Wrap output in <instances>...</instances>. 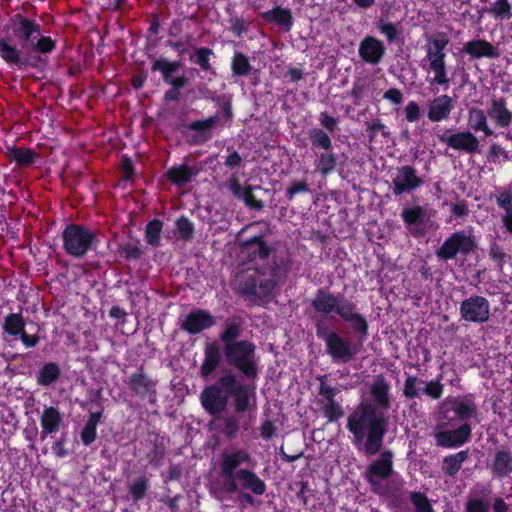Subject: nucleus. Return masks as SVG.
<instances>
[{"instance_id":"nucleus-1","label":"nucleus","mask_w":512,"mask_h":512,"mask_svg":"<svg viewBox=\"0 0 512 512\" xmlns=\"http://www.w3.org/2000/svg\"><path fill=\"white\" fill-rule=\"evenodd\" d=\"M311 306L320 314L329 315L335 312L344 322L351 324L353 331L358 335V342L352 344L338 333H332L325 347L326 353L334 363L346 364L352 361L360 352L369 334L368 322L365 316L358 312L357 304L341 293L334 294L319 288Z\"/></svg>"},{"instance_id":"nucleus-2","label":"nucleus","mask_w":512,"mask_h":512,"mask_svg":"<svg viewBox=\"0 0 512 512\" xmlns=\"http://www.w3.org/2000/svg\"><path fill=\"white\" fill-rule=\"evenodd\" d=\"M5 31L6 35L0 39V57L3 61L19 70L37 67L42 59L40 56L31 55V48L41 34L40 24L16 13Z\"/></svg>"},{"instance_id":"nucleus-3","label":"nucleus","mask_w":512,"mask_h":512,"mask_svg":"<svg viewBox=\"0 0 512 512\" xmlns=\"http://www.w3.org/2000/svg\"><path fill=\"white\" fill-rule=\"evenodd\" d=\"M254 387L241 383L229 368H223L215 383L206 386L200 394L201 405L211 416L225 412L229 398H233L236 413H244L250 407V393Z\"/></svg>"},{"instance_id":"nucleus-4","label":"nucleus","mask_w":512,"mask_h":512,"mask_svg":"<svg viewBox=\"0 0 512 512\" xmlns=\"http://www.w3.org/2000/svg\"><path fill=\"white\" fill-rule=\"evenodd\" d=\"M242 334V319L227 318L224 329L219 335L223 344V355L226 363L235 368L247 380L258 378V357L256 345L250 340H239Z\"/></svg>"},{"instance_id":"nucleus-5","label":"nucleus","mask_w":512,"mask_h":512,"mask_svg":"<svg viewBox=\"0 0 512 512\" xmlns=\"http://www.w3.org/2000/svg\"><path fill=\"white\" fill-rule=\"evenodd\" d=\"M388 427L389 416L366 402L358 404L349 414L346 425L353 435L354 443L364 442L363 448H382Z\"/></svg>"},{"instance_id":"nucleus-6","label":"nucleus","mask_w":512,"mask_h":512,"mask_svg":"<svg viewBox=\"0 0 512 512\" xmlns=\"http://www.w3.org/2000/svg\"><path fill=\"white\" fill-rule=\"evenodd\" d=\"M266 275V268L247 269L236 274L233 289L253 306H263L271 301L274 292L273 280H259Z\"/></svg>"},{"instance_id":"nucleus-7","label":"nucleus","mask_w":512,"mask_h":512,"mask_svg":"<svg viewBox=\"0 0 512 512\" xmlns=\"http://www.w3.org/2000/svg\"><path fill=\"white\" fill-rule=\"evenodd\" d=\"M308 138L315 151V171L322 177L331 175L338 164V155L333 150L331 137L321 128H311L308 130Z\"/></svg>"},{"instance_id":"nucleus-8","label":"nucleus","mask_w":512,"mask_h":512,"mask_svg":"<svg viewBox=\"0 0 512 512\" xmlns=\"http://www.w3.org/2000/svg\"><path fill=\"white\" fill-rule=\"evenodd\" d=\"M63 250L75 259L83 258L97 243V237L89 227L69 223L62 231Z\"/></svg>"},{"instance_id":"nucleus-9","label":"nucleus","mask_w":512,"mask_h":512,"mask_svg":"<svg viewBox=\"0 0 512 512\" xmlns=\"http://www.w3.org/2000/svg\"><path fill=\"white\" fill-rule=\"evenodd\" d=\"M477 248L476 237L464 230L455 231L448 236L442 245L435 251L439 260L449 261L457 257L458 254L467 257Z\"/></svg>"},{"instance_id":"nucleus-10","label":"nucleus","mask_w":512,"mask_h":512,"mask_svg":"<svg viewBox=\"0 0 512 512\" xmlns=\"http://www.w3.org/2000/svg\"><path fill=\"white\" fill-rule=\"evenodd\" d=\"M439 415L443 420H459L464 423L476 417L477 405L473 395L445 398L439 405Z\"/></svg>"},{"instance_id":"nucleus-11","label":"nucleus","mask_w":512,"mask_h":512,"mask_svg":"<svg viewBox=\"0 0 512 512\" xmlns=\"http://www.w3.org/2000/svg\"><path fill=\"white\" fill-rule=\"evenodd\" d=\"M247 459L248 455L245 450H235L234 453L223 455L220 468L221 491L229 494L238 491L236 477L239 469L237 468Z\"/></svg>"},{"instance_id":"nucleus-12","label":"nucleus","mask_w":512,"mask_h":512,"mask_svg":"<svg viewBox=\"0 0 512 512\" xmlns=\"http://www.w3.org/2000/svg\"><path fill=\"white\" fill-rule=\"evenodd\" d=\"M459 315L465 322L484 324L490 318V302L484 296L473 294L460 303Z\"/></svg>"},{"instance_id":"nucleus-13","label":"nucleus","mask_w":512,"mask_h":512,"mask_svg":"<svg viewBox=\"0 0 512 512\" xmlns=\"http://www.w3.org/2000/svg\"><path fill=\"white\" fill-rule=\"evenodd\" d=\"M239 248L246 263L264 261L269 258L273 251V247L265 241L263 235H254L240 241Z\"/></svg>"},{"instance_id":"nucleus-14","label":"nucleus","mask_w":512,"mask_h":512,"mask_svg":"<svg viewBox=\"0 0 512 512\" xmlns=\"http://www.w3.org/2000/svg\"><path fill=\"white\" fill-rule=\"evenodd\" d=\"M423 183V179L417 175L413 166H401L397 168L396 176L392 180V193L396 197L411 193L421 187Z\"/></svg>"},{"instance_id":"nucleus-15","label":"nucleus","mask_w":512,"mask_h":512,"mask_svg":"<svg viewBox=\"0 0 512 512\" xmlns=\"http://www.w3.org/2000/svg\"><path fill=\"white\" fill-rule=\"evenodd\" d=\"M358 54L364 63L378 65L386 54V47L382 40L367 35L359 43Z\"/></svg>"},{"instance_id":"nucleus-16","label":"nucleus","mask_w":512,"mask_h":512,"mask_svg":"<svg viewBox=\"0 0 512 512\" xmlns=\"http://www.w3.org/2000/svg\"><path fill=\"white\" fill-rule=\"evenodd\" d=\"M438 139L441 143H445L455 150L464 151L468 154H475L479 151L480 142L469 130L456 132L449 136L441 134L438 135Z\"/></svg>"},{"instance_id":"nucleus-17","label":"nucleus","mask_w":512,"mask_h":512,"mask_svg":"<svg viewBox=\"0 0 512 512\" xmlns=\"http://www.w3.org/2000/svg\"><path fill=\"white\" fill-rule=\"evenodd\" d=\"M127 384L129 389L140 398L153 396V399L150 401H155L157 381L145 373L143 365L129 376Z\"/></svg>"},{"instance_id":"nucleus-18","label":"nucleus","mask_w":512,"mask_h":512,"mask_svg":"<svg viewBox=\"0 0 512 512\" xmlns=\"http://www.w3.org/2000/svg\"><path fill=\"white\" fill-rule=\"evenodd\" d=\"M392 457L391 450H384L381 456L368 466L366 479L374 491L376 485H378V480L387 479L391 476L393 472Z\"/></svg>"},{"instance_id":"nucleus-19","label":"nucleus","mask_w":512,"mask_h":512,"mask_svg":"<svg viewBox=\"0 0 512 512\" xmlns=\"http://www.w3.org/2000/svg\"><path fill=\"white\" fill-rule=\"evenodd\" d=\"M216 324L215 317L205 309L192 310L182 322L181 328L191 335L210 329Z\"/></svg>"},{"instance_id":"nucleus-20","label":"nucleus","mask_w":512,"mask_h":512,"mask_svg":"<svg viewBox=\"0 0 512 512\" xmlns=\"http://www.w3.org/2000/svg\"><path fill=\"white\" fill-rule=\"evenodd\" d=\"M390 391L391 386L383 375H378L370 386L369 392L373 400L371 404L376 406L378 411H383L385 414L391 408L392 396Z\"/></svg>"},{"instance_id":"nucleus-21","label":"nucleus","mask_w":512,"mask_h":512,"mask_svg":"<svg viewBox=\"0 0 512 512\" xmlns=\"http://www.w3.org/2000/svg\"><path fill=\"white\" fill-rule=\"evenodd\" d=\"M471 431V425L465 422L456 429L437 432L435 440L438 446L444 448L461 446L469 440Z\"/></svg>"},{"instance_id":"nucleus-22","label":"nucleus","mask_w":512,"mask_h":512,"mask_svg":"<svg viewBox=\"0 0 512 512\" xmlns=\"http://www.w3.org/2000/svg\"><path fill=\"white\" fill-rule=\"evenodd\" d=\"M487 115L498 128H509L512 124V111L504 97H492L489 100Z\"/></svg>"},{"instance_id":"nucleus-23","label":"nucleus","mask_w":512,"mask_h":512,"mask_svg":"<svg viewBox=\"0 0 512 512\" xmlns=\"http://www.w3.org/2000/svg\"><path fill=\"white\" fill-rule=\"evenodd\" d=\"M455 108V100L447 95L436 96L428 103L427 118L431 122H442L450 117Z\"/></svg>"},{"instance_id":"nucleus-24","label":"nucleus","mask_w":512,"mask_h":512,"mask_svg":"<svg viewBox=\"0 0 512 512\" xmlns=\"http://www.w3.org/2000/svg\"><path fill=\"white\" fill-rule=\"evenodd\" d=\"M401 219L413 236L423 235L424 230L420 228L426 222V210L423 206L404 207L401 211Z\"/></svg>"},{"instance_id":"nucleus-25","label":"nucleus","mask_w":512,"mask_h":512,"mask_svg":"<svg viewBox=\"0 0 512 512\" xmlns=\"http://www.w3.org/2000/svg\"><path fill=\"white\" fill-rule=\"evenodd\" d=\"M5 156L10 162L22 168L30 167L40 158V154L34 149L17 145L7 146Z\"/></svg>"},{"instance_id":"nucleus-26","label":"nucleus","mask_w":512,"mask_h":512,"mask_svg":"<svg viewBox=\"0 0 512 512\" xmlns=\"http://www.w3.org/2000/svg\"><path fill=\"white\" fill-rule=\"evenodd\" d=\"M236 482L238 490H249L257 496L263 495L266 491L265 482L255 472L249 469H239L237 471Z\"/></svg>"},{"instance_id":"nucleus-27","label":"nucleus","mask_w":512,"mask_h":512,"mask_svg":"<svg viewBox=\"0 0 512 512\" xmlns=\"http://www.w3.org/2000/svg\"><path fill=\"white\" fill-rule=\"evenodd\" d=\"M218 117L216 115L205 119L195 120L187 125V129L194 131L190 143L193 145H202L209 141L212 137L210 130L217 124Z\"/></svg>"},{"instance_id":"nucleus-28","label":"nucleus","mask_w":512,"mask_h":512,"mask_svg":"<svg viewBox=\"0 0 512 512\" xmlns=\"http://www.w3.org/2000/svg\"><path fill=\"white\" fill-rule=\"evenodd\" d=\"M462 51L468 54L472 59L499 57L497 48L485 39H476L466 42Z\"/></svg>"},{"instance_id":"nucleus-29","label":"nucleus","mask_w":512,"mask_h":512,"mask_svg":"<svg viewBox=\"0 0 512 512\" xmlns=\"http://www.w3.org/2000/svg\"><path fill=\"white\" fill-rule=\"evenodd\" d=\"M222 361L221 351L217 344L209 343L204 349V360L200 367V375L203 379H208L214 371L220 366Z\"/></svg>"},{"instance_id":"nucleus-30","label":"nucleus","mask_w":512,"mask_h":512,"mask_svg":"<svg viewBox=\"0 0 512 512\" xmlns=\"http://www.w3.org/2000/svg\"><path fill=\"white\" fill-rule=\"evenodd\" d=\"M449 41V36L445 32H436L428 37L425 45L426 59H446L445 49Z\"/></svg>"},{"instance_id":"nucleus-31","label":"nucleus","mask_w":512,"mask_h":512,"mask_svg":"<svg viewBox=\"0 0 512 512\" xmlns=\"http://www.w3.org/2000/svg\"><path fill=\"white\" fill-rule=\"evenodd\" d=\"M487 111L472 107L468 110L467 123L474 132H482L486 137L494 136V130L488 124Z\"/></svg>"},{"instance_id":"nucleus-32","label":"nucleus","mask_w":512,"mask_h":512,"mask_svg":"<svg viewBox=\"0 0 512 512\" xmlns=\"http://www.w3.org/2000/svg\"><path fill=\"white\" fill-rule=\"evenodd\" d=\"M428 61V71L433 73V78L428 80L430 85H438L447 90L450 85L446 59H431Z\"/></svg>"},{"instance_id":"nucleus-33","label":"nucleus","mask_w":512,"mask_h":512,"mask_svg":"<svg viewBox=\"0 0 512 512\" xmlns=\"http://www.w3.org/2000/svg\"><path fill=\"white\" fill-rule=\"evenodd\" d=\"M261 17L270 23H275L284 28L285 31H290L293 26V17L291 10L276 6L271 10L261 13Z\"/></svg>"},{"instance_id":"nucleus-34","label":"nucleus","mask_w":512,"mask_h":512,"mask_svg":"<svg viewBox=\"0 0 512 512\" xmlns=\"http://www.w3.org/2000/svg\"><path fill=\"white\" fill-rule=\"evenodd\" d=\"M61 376L60 365L56 362H46L36 374V382L42 387H49L59 380Z\"/></svg>"},{"instance_id":"nucleus-35","label":"nucleus","mask_w":512,"mask_h":512,"mask_svg":"<svg viewBox=\"0 0 512 512\" xmlns=\"http://www.w3.org/2000/svg\"><path fill=\"white\" fill-rule=\"evenodd\" d=\"M211 57H215V53L211 48L195 47L194 53L190 55L189 60L191 63L199 66L202 71L216 75V71L210 62Z\"/></svg>"},{"instance_id":"nucleus-36","label":"nucleus","mask_w":512,"mask_h":512,"mask_svg":"<svg viewBox=\"0 0 512 512\" xmlns=\"http://www.w3.org/2000/svg\"><path fill=\"white\" fill-rule=\"evenodd\" d=\"M181 67L180 61H170L164 58H155L151 65V71H159L164 83L170 85L173 80V74Z\"/></svg>"},{"instance_id":"nucleus-37","label":"nucleus","mask_w":512,"mask_h":512,"mask_svg":"<svg viewBox=\"0 0 512 512\" xmlns=\"http://www.w3.org/2000/svg\"><path fill=\"white\" fill-rule=\"evenodd\" d=\"M267 269H268V272L266 271V274H268L269 277L265 278L264 280H273L274 289H275L278 285L280 277L283 276L285 278L287 276L288 272L290 271L291 259L289 257H286V258L274 257L271 264L269 265V267Z\"/></svg>"},{"instance_id":"nucleus-38","label":"nucleus","mask_w":512,"mask_h":512,"mask_svg":"<svg viewBox=\"0 0 512 512\" xmlns=\"http://www.w3.org/2000/svg\"><path fill=\"white\" fill-rule=\"evenodd\" d=\"M25 326L22 313H9L4 317L2 328L5 334L17 339L24 332Z\"/></svg>"},{"instance_id":"nucleus-39","label":"nucleus","mask_w":512,"mask_h":512,"mask_svg":"<svg viewBox=\"0 0 512 512\" xmlns=\"http://www.w3.org/2000/svg\"><path fill=\"white\" fill-rule=\"evenodd\" d=\"M494 475L503 478L512 472V455L510 450H498L492 464Z\"/></svg>"},{"instance_id":"nucleus-40","label":"nucleus","mask_w":512,"mask_h":512,"mask_svg":"<svg viewBox=\"0 0 512 512\" xmlns=\"http://www.w3.org/2000/svg\"><path fill=\"white\" fill-rule=\"evenodd\" d=\"M62 422L60 412L54 407L45 408L40 419L43 433L51 434L58 431Z\"/></svg>"},{"instance_id":"nucleus-41","label":"nucleus","mask_w":512,"mask_h":512,"mask_svg":"<svg viewBox=\"0 0 512 512\" xmlns=\"http://www.w3.org/2000/svg\"><path fill=\"white\" fill-rule=\"evenodd\" d=\"M230 68L232 75L235 77H246L253 69L249 57L241 51L234 52L231 58Z\"/></svg>"},{"instance_id":"nucleus-42","label":"nucleus","mask_w":512,"mask_h":512,"mask_svg":"<svg viewBox=\"0 0 512 512\" xmlns=\"http://www.w3.org/2000/svg\"><path fill=\"white\" fill-rule=\"evenodd\" d=\"M484 11L495 20L506 21L512 17V4L509 0H495Z\"/></svg>"},{"instance_id":"nucleus-43","label":"nucleus","mask_w":512,"mask_h":512,"mask_svg":"<svg viewBox=\"0 0 512 512\" xmlns=\"http://www.w3.org/2000/svg\"><path fill=\"white\" fill-rule=\"evenodd\" d=\"M150 487L149 478L146 475H140L134 478L128 484V493L133 502L142 500Z\"/></svg>"},{"instance_id":"nucleus-44","label":"nucleus","mask_w":512,"mask_h":512,"mask_svg":"<svg viewBox=\"0 0 512 512\" xmlns=\"http://www.w3.org/2000/svg\"><path fill=\"white\" fill-rule=\"evenodd\" d=\"M193 175L194 172L187 165L173 166L166 173L167 179L177 186H184L190 182Z\"/></svg>"},{"instance_id":"nucleus-45","label":"nucleus","mask_w":512,"mask_h":512,"mask_svg":"<svg viewBox=\"0 0 512 512\" xmlns=\"http://www.w3.org/2000/svg\"><path fill=\"white\" fill-rule=\"evenodd\" d=\"M469 450H460L458 453L445 457L443 471L448 476H455L461 469L462 463L468 457Z\"/></svg>"},{"instance_id":"nucleus-46","label":"nucleus","mask_w":512,"mask_h":512,"mask_svg":"<svg viewBox=\"0 0 512 512\" xmlns=\"http://www.w3.org/2000/svg\"><path fill=\"white\" fill-rule=\"evenodd\" d=\"M376 28L380 34L385 36L388 43L397 42L402 35V29L396 23L385 21L382 18L376 22Z\"/></svg>"},{"instance_id":"nucleus-47","label":"nucleus","mask_w":512,"mask_h":512,"mask_svg":"<svg viewBox=\"0 0 512 512\" xmlns=\"http://www.w3.org/2000/svg\"><path fill=\"white\" fill-rule=\"evenodd\" d=\"M163 222L159 219H153L146 224L145 240L152 247L160 246Z\"/></svg>"},{"instance_id":"nucleus-48","label":"nucleus","mask_w":512,"mask_h":512,"mask_svg":"<svg viewBox=\"0 0 512 512\" xmlns=\"http://www.w3.org/2000/svg\"><path fill=\"white\" fill-rule=\"evenodd\" d=\"M118 253L126 261L139 260L143 255L140 240L136 239L134 242L120 244L118 247Z\"/></svg>"},{"instance_id":"nucleus-49","label":"nucleus","mask_w":512,"mask_h":512,"mask_svg":"<svg viewBox=\"0 0 512 512\" xmlns=\"http://www.w3.org/2000/svg\"><path fill=\"white\" fill-rule=\"evenodd\" d=\"M175 227L179 239L187 242L194 237V224L188 217L182 215L179 218H177L175 222Z\"/></svg>"},{"instance_id":"nucleus-50","label":"nucleus","mask_w":512,"mask_h":512,"mask_svg":"<svg viewBox=\"0 0 512 512\" xmlns=\"http://www.w3.org/2000/svg\"><path fill=\"white\" fill-rule=\"evenodd\" d=\"M409 500L412 503L415 512H435L431 501L427 495L419 491H411Z\"/></svg>"},{"instance_id":"nucleus-51","label":"nucleus","mask_w":512,"mask_h":512,"mask_svg":"<svg viewBox=\"0 0 512 512\" xmlns=\"http://www.w3.org/2000/svg\"><path fill=\"white\" fill-rule=\"evenodd\" d=\"M422 393L433 400L440 399L444 393L442 374H439L436 378L426 382L425 386L422 388Z\"/></svg>"},{"instance_id":"nucleus-52","label":"nucleus","mask_w":512,"mask_h":512,"mask_svg":"<svg viewBox=\"0 0 512 512\" xmlns=\"http://www.w3.org/2000/svg\"><path fill=\"white\" fill-rule=\"evenodd\" d=\"M423 380L415 375H408L403 385V396L406 399H415L420 397L422 389L419 384H422Z\"/></svg>"},{"instance_id":"nucleus-53","label":"nucleus","mask_w":512,"mask_h":512,"mask_svg":"<svg viewBox=\"0 0 512 512\" xmlns=\"http://www.w3.org/2000/svg\"><path fill=\"white\" fill-rule=\"evenodd\" d=\"M321 412L328 422L338 421L344 416V410L340 403L329 402L320 405Z\"/></svg>"},{"instance_id":"nucleus-54","label":"nucleus","mask_w":512,"mask_h":512,"mask_svg":"<svg viewBox=\"0 0 512 512\" xmlns=\"http://www.w3.org/2000/svg\"><path fill=\"white\" fill-rule=\"evenodd\" d=\"M57 47V43L50 36H40L34 41V44L31 48V54L33 52H37L40 54H50Z\"/></svg>"},{"instance_id":"nucleus-55","label":"nucleus","mask_w":512,"mask_h":512,"mask_svg":"<svg viewBox=\"0 0 512 512\" xmlns=\"http://www.w3.org/2000/svg\"><path fill=\"white\" fill-rule=\"evenodd\" d=\"M496 203L499 208L509 213L512 211V188L511 187H497L496 188Z\"/></svg>"},{"instance_id":"nucleus-56","label":"nucleus","mask_w":512,"mask_h":512,"mask_svg":"<svg viewBox=\"0 0 512 512\" xmlns=\"http://www.w3.org/2000/svg\"><path fill=\"white\" fill-rule=\"evenodd\" d=\"M487 158L489 162L494 164L500 163V158L503 162H509L511 160L509 151L502 147L499 143H492L489 147Z\"/></svg>"},{"instance_id":"nucleus-57","label":"nucleus","mask_w":512,"mask_h":512,"mask_svg":"<svg viewBox=\"0 0 512 512\" xmlns=\"http://www.w3.org/2000/svg\"><path fill=\"white\" fill-rule=\"evenodd\" d=\"M254 186L248 185L245 187V192L243 193L241 200L244 202V204L252 210L260 211L263 209L264 204L261 200L257 199L256 196L253 193ZM256 188L260 189V186H257Z\"/></svg>"},{"instance_id":"nucleus-58","label":"nucleus","mask_w":512,"mask_h":512,"mask_svg":"<svg viewBox=\"0 0 512 512\" xmlns=\"http://www.w3.org/2000/svg\"><path fill=\"white\" fill-rule=\"evenodd\" d=\"M222 433L229 439L236 438L239 432V420L235 415L228 416L224 419Z\"/></svg>"},{"instance_id":"nucleus-59","label":"nucleus","mask_w":512,"mask_h":512,"mask_svg":"<svg viewBox=\"0 0 512 512\" xmlns=\"http://www.w3.org/2000/svg\"><path fill=\"white\" fill-rule=\"evenodd\" d=\"M488 254L490 259L495 262L499 268L503 267L505 259L508 257L503 248L496 242H493L490 245Z\"/></svg>"},{"instance_id":"nucleus-60","label":"nucleus","mask_w":512,"mask_h":512,"mask_svg":"<svg viewBox=\"0 0 512 512\" xmlns=\"http://www.w3.org/2000/svg\"><path fill=\"white\" fill-rule=\"evenodd\" d=\"M337 393V388L332 387L325 382H321L319 387V395L322 397V399L319 400V404L322 405V403H329L330 401L336 402L335 396Z\"/></svg>"},{"instance_id":"nucleus-61","label":"nucleus","mask_w":512,"mask_h":512,"mask_svg":"<svg viewBox=\"0 0 512 512\" xmlns=\"http://www.w3.org/2000/svg\"><path fill=\"white\" fill-rule=\"evenodd\" d=\"M310 191L309 186L305 180L302 181H293L286 189V197L289 201H291L296 194L299 193H308Z\"/></svg>"},{"instance_id":"nucleus-62","label":"nucleus","mask_w":512,"mask_h":512,"mask_svg":"<svg viewBox=\"0 0 512 512\" xmlns=\"http://www.w3.org/2000/svg\"><path fill=\"white\" fill-rule=\"evenodd\" d=\"M299 486V491L296 493L297 500L306 507L308 505V497L313 496V490L309 488L307 481H300L296 483Z\"/></svg>"},{"instance_id":"nucleus-63","label":"nucleus","mask_w":512,"mask_h":512,"mask_svg":"<svg viewBox=\"0 0 512 512\" xmlns=\"http://www.w3.org/2000/svg\"><path fill=\"white\" fill-rule=\"evenodd\" d=\"M320 125L325 132L333 133L338 128V119L329 115L327 112H321L319 116Z\"/></svg>"},{"instance_id":"nucleus-64","label":"nucleus","mask_w":512,"mask_h":512,"mask_svg":"<svg viewBox=\"0 0 512 512\" xmlns=\"http://www.w3.org/2000/svg\"><path fill=\"white\" fill-rule=\"evenodd\" d=\"M466 512H488L489 504L480 498L469 499L466 503Z\"/></svg>"}]
</instances>
